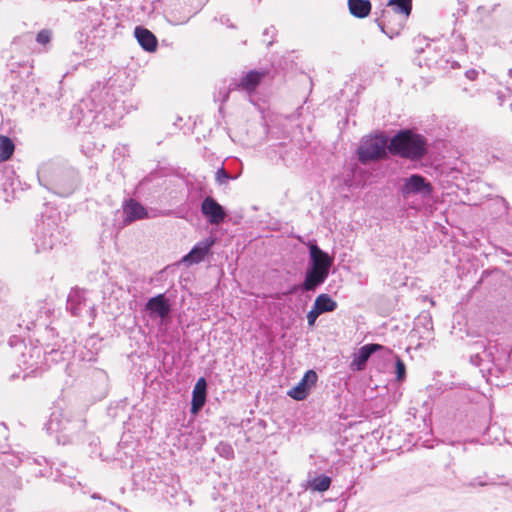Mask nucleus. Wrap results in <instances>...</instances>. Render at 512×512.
Here are the masks:
<instances>
[{
    "label": "nucleus",
    "mask_w": 512,
    "mask_h": 512,
    "mask_svg": "<svg viewBox=\"0 0 512 512\" xmlns=\"http://www.w3.org/2000/svg\"><path fill=\"white\" fill-rule=\"evenodd\" d=\"M109 91L106 88L101 90L93 89L90 95L83 98L71 109V119L74 124L92 129L100 125L104 127L112 126L116 122L115 109L111 104H104V98L108 97Z\"/></svg>",
    "instance_id": "obj_1"
},
{
    "label": "nucleus",
    "mask_w": 512,
    "mask_h": 512,
    "mask_svg": "<svg viewBox=\"0 0 512 512\" xmlns=\"http://www.w3.org/2000/svg\"><path fill=\"white\" fill-rule=\"evenodd\" d=\"M86 420L81 413L69 408L54 406L46 424V430L58 444L73 445L85 436Z\"/></svg>",
    "instance_id": "obj_2"
},
{
    "label": "nucleus",
    "mask_w": 512,
    "mask_h": 512,
    "mask_svg": "<svg viewBox=\"0 0 512 512\" xmlns=\"http://www.w3.org/2000/svg\"><path fill=\"white\" fill-rule=\"evenodd\" d=\"M38 179L41 185L61 197L71 195L80 183L79 172L75 168L60 167L52 163L41 166Z\"/></svg>",
    "instance_id": "obj_3"
},
{
    "label": "nucleus",
    "mask_w": 512,
    "mask_h": 512,
    "mask_svg": "<svg viewBox=\"0 0 512 512\" xmlns=\"http://www.w3.org/2000/svg\"><path fill=\"white\" fill-rule=\"evenodd\" d=\"M309 250V262L305 271L304 281L301 283V290L315 291L329 276L330 268L333 265V258L322 250L316 241L307 243Z\"/></svg>",
    "instance_id": "obj_4"
},
{
    "label": "nucleus",
    "mask_w": 512,
    "mask_h": 512,
    "mask_svg": "<svg viewBox=\"0 0 512 512\" xmlns=\"http://www.w3.org/2000/svg\"><path fill=\"white\" fill-rule=\"evenodd\" d=\"M9 344L11 347L19 346L21 348L20 355L17 357L18 366L26 371L30 370L34 372L39 368V365L45 361L48 363L49 357H51V361H59L63 359L62 353H59L58 349L50 344H46L45 347L43 345H26L20 339V337L14 335L10 338Z\"/></svg>",
    "instance_id": "obj_5"
},
{
    "label": "nucleus",
    "mask_w": 512,
    "mask_h": 512,
    "mask_svg": "<svg viewBox=\"0 0 512 512\" xmlns=\"http://www.w3.org/2000/svg\"><path fill=\"white\" fill-rule=\"evenodd\" d=\"M427 151L426 138L408 129L400 130L389 140V153L411 161L422 159Z\"/></svg>",
    "instance_id": "obj_6"
},
{
    "label": "nucleus",
    "mask_w": 512,
    "mask_h": 512,
    "mask_svg": "<svg viewBox=\"0 0 512 512\" xmlns=\"http://www.w3.org/2000/svg\"><path fill=\"white\" fill-rule=\"evenodd\" d=\"M66 236L55 218L48 217L36 225L34 235L35 251H48L64 242Z\"/></svg>",
    "instance_id": "obj_7"
},
{
    "label": "nucleus",
    "mask_w": 512,
    "mask_h": 512,
    "mask_svg": "<svg viewBox=\"0 0 512 512\" xmlns=\"http://www.w3.org/2000/svg\"><path fill=\"white\" fill-rule=\"evenodd\" d=\"M389 152V139L383 134L368 136L361 140L357 149L360 163L366 165L387 157Z\"/></svg>",
    "instance_id": "obj_8"
},
{
    "label": "nucleus",
    "mask_w": 512,
    "mask_h": 512,
    "mask_svg": "<svg viewBox=\"0 0 512 512\" xmlns=\"http://www.w3.org/2000/svg\"><path fill=\"white\" fill-rule=\"evenodd\" d=\"M418 53L423 54V59L426 61V65L429 67H436L440 69L458 67L457 61H450V59L442 54V47L439 42L432 41L426 43L424 48L417 50Z\"/></svg>",
    "instance_id": "obj_9"
},
{
    "label": "nucleus",
    "mask_w": 512,
    "mask_h": 512,
    "mask_svg": "<svg viewBox=\"0 0 512 512\" xmlns=\"http://www.w3.org/2000/svg\"><path fill=\"white\" fill-rule=\"evenodd\" d=\"M400 191L404 198L419 196L425 199L432 195L433 186L424 176L412 174L403 179Z\"/></svg>",
    "instance_id": "obj_10"
},
{
    "label": "nucleus",
    "mask_w": 512,
    "mask_h": 512,
    "mask_svg": "<svg viewBox=\"0 0 512 512\" xmlns=\"http://www.w3.org/2000/svg\"><path fill=\"white\" fill-rule=\"evenodd\" d=\"M407 19L408 18H402L401 14H397L395 11L384 9L381 16L375 21L380 30L390 39H393L400 34Z\"/></svg>",
    "instance_id": "obj_11"
},
{
    "label": "nucleus",
    "mask_w": 512,
    "mask_h": 512,
    "mask_svg": "<svg viewBox=\"0 0 512 512\" xmlns=\"http://www.w3.org/2000/svg\"><path fill=\"white\" fill-rule=\"evenodd\" d=\"M145 310L151 319L159 318L165 322L170 317L172 306L166 294L161 293L148 299Z\"/></svg>",
    "instance_id": "obj_12"
},
{
    "label": "nucleus",
    "mask_w": 512,
    "mask_h": 512,
    "mask_svg": "<svg viewBox=\"0 0 512 512\" xmlns=\"http://www.w3.org/2000/svg\"><path fill=\"white\" fill-rule=\"evenodd\" d=\"M201 213L207 221L212 225L222 223L227 213L222 205H220L213 197L207 196L201 203Z\"/></svg>",
    "instance_id": "obj_13"
},
{
    "label": "nucleus",
    "mask_w": 512,
    "mask_h": 512,
    "mask_svg": "<svg viewBox=\"0 0 512 512\" xmlns=\"http://www.w3.org/2000/svg\"><path fill=\"white\" fill-rule=\"evenodd\" d=\"M47 309L41 303H35L30 306L27 311L25 318L22 320L25 324V329L30 331L31 329L39 326L44 328L46 333H52L53 329L49 328L45 321H42L43 314H47Z\"/></svg>",
    "instance_id": "obj_14"
},
{
    "label": "nucleus",
    "mask_w": 512,
    "mask_h": 512,
    "mask_svg": "<svg viewBox=\"0 0 512 512\" xmlns=\"http://www.w3.org/2000/svg\"><path fill=\"white\" fill-rule=\"evenodd\" d=\"M67 310L73 316H82L85 312L92 311L93 305L88 302L85 291L72 290L67 299Z\"/></svg>",
    "instance_id": "obj_15"
},
{
    "label": "nucleus",
    "mask_w": 512,
    "mask_h": 512,
    "mask_svg": "<svg viewBox=\"0 0 512 512\" xmlns=\"http://www.w3.org/2000/svg\"><path fill=\"white\" fill-rule=\"evenodd\" d=\"M214 244L215 238L213 237H208L198 242L193 246L190 252L183 257L182 261L188 264L200 263L209 254Z\"/></svg>",
    "instance_id": "obj_16"
},
{
    "label": "nucleus",
    "mask_w": 512,
    "mask_h": 512,
    "mask_svg": "<svg viewBox=\"0 0 512 512\" xmlns=\"http://www.w3.org/2000/svg\"><path fill=\"white\" fill-rule=\"evenodd\" d=\"M493 348L487 345L486 340H477L470 344V361L473 365L480 366L484 361H492Z\"/></svg>",
    "instance_id": "obj_17"
},
{
    "label": "nucleus",
    "mask_w": 512,
    "mask_h": 512,
    "mask_svg": "<svg viewBox=\"0 0 512 512\" xmlns=\"http://www.w3.org/2000/svg\"><path fill=\"white\" fill-rule=\"evenodd\" d=\"M383 349V346L376 343L366 344L359 348L358 352L353 355L351 368L355 371H362L366 367L369 358L375 352Z\"/></svg>",
    "instance_id": "obj_18"
},
{
    "label": "nucleus",
    "mask_w": 512,
    "mask_h": 512,
    "mask_svg": "<svg viewBox=\"0 0 512 512\" xmlns=\"http://www.w3.org/2000/svg\"><path fill=\"white\" fill-rule=\"evenodd\" d=\"M124 223L144 219L148 216L146 208L134 199L126 200L123 204Z\"/></svg>",
    "instance_id": "obj_19"
},
{
    "label": "nucleus",
    "mask_w": 512,
    "mask_h": 512,
    "mask_svg": "<svg viewBox=\"0 0 512 512\" xmlns=\"http://www.w3.org/2000/svg\"><path fill=\"white\" fill-rule=\"evenodd\" d=\"M265 76L264 72H259L256 70L249 71L246 73L239 81L233 79V85L236 89H241L248 93L255 91L263 77Z\"/></svg>",
    "instance_id": "obj_20"
},
{
    "label": "nucleus",
    "mask_w": 512,
    "mask_h": 512,
    "mask_svg": "<svg viewBox=\"0 0 512 512\" xmlns=\"http://www.w3.org/2000/svg\"><path fill=\"white\" fill-rule=\"evenodd\" d=\"M207 397V382L204 377H200L192 392L191 413L197 414L205 405Z\"/></svg>",
    "instance_id": "obj_21"
},
{
    "label": "nucleus",
    "mask_w": 512,
    "mask_h": 512,
    "mask_svg": "<svg viewBox=\"0 0 512 512\" xmlns=\"http://www.w3.org/2000/svg\"><path fill=\"white\" fill-rule=\"evenodd\" d=\"M134 35L139 45L147 52H154L157 49V38L148 29L137 26L134 30Z\"/></svg>",
    "instance_id": "obj_22"
},
{
    "label": "nucleus",
    "mask_w": 512,
    "mask_h": 512,
    "mask_svg": "<svg viewBox=\"0 0 512 512\" xmlns=\"http://www.w3.org/2000/svg\"><path fill=\"white\" fill-rule=\"evenodd\" d=\"M350 13L357 18H365L371 12V2L369 0H348Z\"/></svg>",
    "instance_id": "obj_23"
},
{
    "label": "nucleus",
    "mask_w": 512,
    "mask_h": 512,
    "mask_svg": "<svg viewBox=\"0 0 512 512\" xmlns=\"http://www.w3.org/2000/svg\"><path fill=\"white\" fill-rule=\"evenodd\" d=\"M313 307L321 314L333 312L337 309V302L334 301L330 295L322 293L316 297Z\"/></svg>",
    "instance_id": "obj_24"
},
{
    "label": "nucleus",
    "mask_w": 512,
    "mask_h": 512,
    "mask_svg": "<svg viewBox=\"0 0 512 512\" xmlns=\"http://www.w3.org/2000/svg\"><path fill=\"white\" fill-rule=\"evenodd\" d=\"M389 11L401 14L402 18H408L412 11V0H389Z\"/></svg>",
    "instance_id": "obj_25"
},
{
    "label": "nucleus",
    "mask_w": 512,
    "mask_h": 512,
    "mask_svg": "<svg viewBox=\"0 0 512 512\" xmlns=\"http://www.w3.org/2000/svg\"><path fill=\"white\" fill-rule=\"evenodd\" d=\"M15 151V144L8 136L0 135V162L8 161Z\"/></svg>",
    "instance_id": "obj_26"
},
{
    "label": "nucleus",
    "mask_w": 512,
    "mask_h": 512,
    "mask_svg": "<svg viewBox=\"0 0 512 512\" xmlns=\"http://www.w3.org/2000/svg\"><path fill=\"white\" fill-rule=\"evenodd\" d=\"M331 482L332 480L329 476L321 475L309 480L308 486L313 491L325 492L330 488Z\"/></svg>",
    "instance_id": "obj_27"
},
{
    "label": "nucleus",
    "mask_w": 512,
    "mask_h": 512,
    "mask_svg": "<svg viewBox=\"0 0 512 512\" xmlns=\"http://www.w3.org/2000/svg\"><path fill=\"white\" fill-rule=\"evenodd\" d=\"M309 394V390L305 388L304 383H298L295 387L289 390L288 395L298 401L304 400Z\"/></svg>",
    "instance_id": "obj_28"
},
{
    "label": "nucleus",
    "mask_w": 512,
    "mask_h": 512,
    "mask_svg": "<svg viewBox=\"0 0 512 512\" xmlns=\"http://www.w3.org/2000/svg\"><path fill=\"white\" fill-rule=\"evenodd\" d=\"M451 48L456 52H463L466 49L465 39L461 34L453 32L451 35Z\"/></svg>",
    "instance_id": "obj_29"
},
{
    "label": "nucleus",
    "mask_w": 512,
    "mask_h": 512,
    "mask_svg": "<svg viewBox=\"0 0 512 512\" xmlns=\"http://www.w3.org/2000/svg\"><path fill=\"white\" fill-rule=\"evenodd\" d=\"M317 379H318L317 373L314 370H308L304 374L300 383H304L305 388H307L309 390L310 387H312L316 384Z\"/></svg>",
    "instance_id": "obj_30"
},
{
    "label": "nucleus",
    "mask_w": 512,
    "mask_h": 512,
    "mask_svg": "<svg viewBox=\"0 0 512 512\" xmlns=\"http://www.w3.org/2000/svg\"><path fill=\"white\" fill-rule=\"evenodd\" d=\"M232 90H236L233 85V81L230 82L228 87H223L218 90V93L215 95V100H220L222 103L226 102L229 98V93Z\"/></svg>",
    "instance_id": "obj_31"
},
{
    "label": "nucleus",
    "mask_w": 512,
    "mask_h": 512,
    "mask_svg": "<svg viewBox=\"0 0 512 512\" xmlns=\"http://www.w3.org/2000/svg\"><path fill=\"white\" fill-rule=\"evenodd\" d=\"M217 451L221 457L226 459H232L234 457V450L232 446L227 443H220L217 447Z\"/></svg>",
    "instance_id": "obj_32"
},
{
    "label": "nucleus",
    "mask_w": 512,
    "mask_h": 512,
    "mask_svg": "<svg viewBox=\"0 0 512 512\" xmlns=\"http://www.w3.org/2000/svg\"><path fill=\"white\" fill-rule=\"evenodd\" d=\"M395 372L397 380L402 381L405 379L406 367L404 362L399 357L396 358Z\"/></svg>",
    "instance_id": "obj_33"
},
{
    "label": "nucleus",
    "mask_w": 512,
    "mask_h": 512,
    "mask_svg": "<svg viewBox=\"0 0 512 512\" xmlns=\"http://www.w3.org/2000/svg\"><path fill=\"white\" fill-rule=\"evenodd\" d=\"M171 485H166V489L163 491L165 496L168 498H174L179 492L180 486L177 480L172 479Z\"/></svg>",
    "instance_id": "obj_34"
},
{
    "label": "nucleus",
    "mask_w": 512,
    "mask_h": 512,
    "mask_svg": "<svg viewBox=\"0 0 512 512\" xmlns=\"http://www.w3.org/2000/svg\"><path fill=\"white\" fill-rule=\"evenodd\" d=\"M51 40V31L50 30H47V29H43L41 30L37 36H36V41L39 43V44H42V45H45L47 43H49Z\"/></svg>",
    "instance_id": "obj_35"
},
{
    "label": "nucleus",
    "mask_w": 512,
    "mask_h": 512,
    "mask_svg": "<svg viewBox=\"0 0 512 512\" xmlns=\"http://www.w3.org/2000/svg\"><path fill=\"white\" fill-rule=\"evenodd\" d=\"M230 178H231L230 174L224 168H220L217 170L216 181L220 185L227 183Z\"/></svg>",
    "instance_id": "obj_36"
},
{
    "label": "nucleus",
    "mask_w": 512,
    "mask_h": 512,
    "mask_svg": "<svg viewBox=\"0 0 512 512\" xmlns=\"http://www.w3.org/2000/svg\"><path fill=\"white\" fill-rule=\"evenodd\" d=\"M321 315V313L315 308L312 309L307 314V322L310 327L315 325L317 318Z\"/></svg>",
    "instance_id": "obj_37"
},
{
    "label": "nucleus",
    "mask_w": 512,
    "mask_h": 512,
    "mask_svg": "<svg viewBox=\"0 0 512 512\" xmlns=\"http://www.w3.org/2000/svg\"><path fill=\"white\" fill-rule=\"evenodd\" d=\"M20 462H22V459L20 457H18V456H14V455H7L6 459L4 460L5 464L12 465V466H15V467Z\"/></svg>",
    "instance_id": "obj_38"
},
{
    "label": "nucleus",
    "mask_w": 512,
    "mask_h": 512,
    "mask_svg": "<svg viewBox=\"0 0 512 512\" xmlns=\"http://www.w3.org/2000/svg\"><path fill=\"white\" fill-rule=\"evenodd\" d=\"M492 484H494V482H492V481H483V480H481V477H479V478L474 479L470 483V486H476V485L486 486V485H492Z\"/></svg>",
    "instance_id": "obj_39"
},
{
    "label": "nucleus",
    "mask_w": 512,
    "mask_h": 512,
    "mask_svg": "<svg viewBox=\"0 0 512 512\" xmlns=\"http://www.w3.org/2000/svg\"><path fill=\"white\" fill-rule=\"evenodd\" d=\"M299 289H301V284L300 285H293L284 293V295L295 294Z\"/></svg>",
    "instance_id": "obj_40"
},
{
    "label": "nucleus",
    "mask_w": 512,
    "mask_h": 512,
    "mask_svg": "<svg viewBox=\"0 0 512 512\" xmlns=\"http://www.w3.org/2000/svg\"><path fill=\"white\" fill-rule=\"evenodd\" d=\"M465 74L468 79L474 80L477 77L478 72L474 69H471V70L466 71Z\"/></svg>",
    "instance_id": "obj_41"
},
{
    "label": "nucleus",
    "mask_w": 512,
    "mask_h": 512,
    "mask_svg": "<svg viewBox=\"0 0 512 512\" xmlns=\"http://www.w3.org/2000/svg\"><path fill=\"white\" fill-rule=\"evenodd\" d=\"M34 461L38 464V465H41L42 462H46V459L44 457H41L40 459H34Z\"/></svg>",
    "instance_id": "obj_42"
},
{
    "label": "nucleus",
    "mask_w": 512,
    "mask_h": 512,
    "mask_svg": "<svg viewBox=\"0 0 512 512\" xmlns=\"http://www.w3.org/2000/svg\"><path fill=\"white\" fill-rule=\"evenodd\" d=\"M91 498H92V499H102V498H101V496H100L98 493H93V494L91 495Z\"/></svg>",
    "instance_id": "obj_43"
},
{
    "label": "nucleus",
    "mask_w": 512,
    "mask_h": 512,
    "mask_svg": "<svg viewBox=\"0 0 512 512\" xmlns=\"http://www.w3.org/2000/svg\"><path fill=\"white\" fill-rule=\"evenodd\" d=\"M269 32H270V29H269V28H267V29H265V31H264V33H263V35H264V36H266V34H269Z\"/></svg>",
    "instance_id": "obj_44"
},
{
    "label": "nucleus",
    "mask_w": 512,
    "mask_h": 512,
    "mask_svg": "<svg viewBox=\"0 0 512 512\" xmlns=\"http://www.w3.org/2000/svg\"><path fill=\"white\" fill-rule=\"evenodd\" d=\"M272 43H273V40H268L267 41V46H270Z\"/></svg>",
    "instance_id": "obj_45"
},
{
    "label": "nucleus",
    "mask_w": 512,
    "mask_h": 512,
    "mask_svg": "<svg viewBox=\"0 0 512 512\" xmlns=\"http://www.w3.org/2000/svg\"><path fill=\"white\" fill-rule=\"evenodd\" d=\"M65 475L63 473L60 474V477L62 478L61 481L65 482V479L63 478Z\"/></svg>",
    "instance_id": "obj_46"
},
{
    "label": "nucleus",
    "mask_w": 512,
    "mask_h": 512,
    "mask_svg": "<svg viewBox=\"0 0 512 512\" xmlns=\"http://www.w3.org/2000/svg\"><path fill=\"white\" fill-rule=\"evenodd\" d=\"M505 485L510 486L512 488V483L507 482V483H505Z\"/></svg>",
    "instance_id": "obj_47"
},
{
    "label": "nucleus",
    "mask_w": 512,
    "mask_h": 512,
    "mask_svg": "<svg viewBox=\"0 0 512 512\" xmlns=\"http://www.w3.org/2000/svg\"><path fill=\"white\" fill-rule=\"evenodd\" d=\"M509 75L512 77V69L509 70Z\"/></svg>",
    "instance_id": "obj_48"
},
{
    "label": "nucleus",
    "mask_w": 512,
    "mask_h": 512,
    "mask_svg": "<svg viewBox=\"0 0 512 512\" xmlns=\"http://www.w3.org/2000/svg\"><path fill=\"white\" fill-rule=\"evenodd\" d=\"M17 325H18L19 328H22L23 324L22 323H18Z\"/></svg>",
    "instance_id": "obj_49"
},
{
    "label": "nucleus",
    "mask_w": 512,
    "mask_h": 512,
    "mask_svg": "<svg viewBox=\"0 0 512 512\" xmlns=\"http://www.w3.org/2000/svg\"><path fill=\"white\" fill-rule=\"evenodd\" d=\"M6 512H12V511L7 510Z\"/></svg>",
    "instance_id": "obj_50"
}]
</instances>
